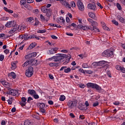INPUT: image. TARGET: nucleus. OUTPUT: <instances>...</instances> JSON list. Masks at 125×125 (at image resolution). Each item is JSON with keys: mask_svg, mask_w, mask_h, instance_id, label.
<instances>
[{"mask_svg": "<svg viewBox=\"0 0 125 125\" xmlns=\"http://www.w3.org/2000/svg\"><path fill=\"white\" fill-rule=\"evenodd\" d=\"M32 124L31 122H30L29 120H26L24 122V125H32Z\"/></svg>", "mask_w": 125, "mask_h": 125, "instance_id": "nucleus-29", "label": "nucleus"}, {"mask_svg": "<svg viewBox=\"0 0 125 125\" xmlns=\"http://www.w3.org/2000/svg\"><path fill=\"white\" fill-rule=\"evenodd\" d=\"M78 108L80 109V110H82V111L84 110V106L83 105H79Z\"/></svg>", "mask_w": 125, "mask_h": 125, "instance_id": "nucleus-38", "label": "nucleus"}, {"mask_svg": "<svg viewBox=\"0 0 125 125\" xmlns=\"http://www.w3.org/2000/svg\"><path fill=\"white\" fill-rule=\"evenodd\" d=\"M98 62L99 66H103V65L106 64V63H107V62L105 61H100Z\"/></svg>", "mask_w": 125, "mask_h": 125, "instance_id": "nucleus-25", "label": "nucleus"}, {"mask_svg": "<svg viewBox=\"0 0 125 125\" xmlns=\"http://www.w3.org/2000/svg\"><path fill=\"white\" fill-rule=\"evenodd\" d=\"M18 30V26H14L9 31V34H13L14 32L17 31Z\"/></svg>", "mask_w": 125, "mask_h": 125, "instance_id": "nucleus-15", "label": "nucleus"}, {"mask_svg": "<svg viewBox=\"0 0 125 125\" xmlns=\"http://www.w3.org/2000/svg\"><path fill=\"white\" fill-rule=\"evenodd\" d=\"M79 29L81 30H83V31H88V26H83L82 24L78 25Z\"/></svg>", "mask_w": 125, "mask_h": 125, "instance_id": "nucleus-12", "label": "nucleus"}, {"mask_svg": "<svg viewBox=\"0 0 125 125\" xmlns=\"http://www.w3.org/2000/svg\"><path fill=\"white\" fill-rule=\"evenodd\" d=\"M82 67L83 68H88V64H87V63H83L82 64Z\"/></svg>", "mask_w": 125, "mask_h": 125, "instance_id": "nucleus-47", "label": "nucleus"}, {"mask_svg": "<svg viewBox=\"0 0 125 125\" xmlns=\"http://www.w3.org/2000/svg\"><path fill=\"white\" fill-rule=\"evenodd\" d=\"M91 26L93 27H95V26H96L97 25V23L96 21H93L91 23Z\"/></svg>", "mask_w": 125, "mask_h": 125, "instance_id": "nucleus-48", "label": "nucleus"}, {"mask_svg": "<svg viewBox=\"0 0 125 125\" xmlns=\"http://www.w3.org/2000/svg\"><path fill=\"white\" fill-rule=\"evenodd\" d=\"M33 63V59L28 60L26 62H25L23 64L22 67H27L28 65L30 64H32Z\"/></svg>", "mask_w": 125, "mask_h": 125, "instance_id": "nucleus-14", "label": "nucleus"}, {"mask_svg": "<svg viewBox=\"0 0 125 125\" xmlns=\"http://www.w3.org/2000/svg\"><path fill=\"white\" fill-rule=\"evenodd\" d=\"M1 19L3 21H5L7 20V17H3L1 18Z\"/></svg>", "mask_w": 125, "mask_h": 125, "instance_id": "nucleus-59", "label": "nucleus"}, {"mask_svg": "<svg viewBox=\"0 0 125 125\" xmlns=\"http://www.w3.org/2000/svg\"><path fill=\"white\" fill-rule=\"evenodd\" d=\"M38 33H45V30H39L38 31Z\"/></svg>", "mask_w": 125, "mask_h": 125, "instance_id": "nucleus-57", "label": "nucleus"}, {"mask_svg": "<svg viewBox=\"0 0 125 125\" xmlns=\"http://www.w3.org/2000/svg\"><path fill=\"white\" fill-rule=\"evenodd\" d=\"M27 22L30 23V24H32L33 22H34V18H28L27 19Z\"/></svg>", "mask_w": 125, "mask_h": 125, "instance_id": "nucleus-24", "label": "nucleus"}, {"mask_svg": "<svg viewBox=\"0 0 125 125\" xmlns=\"http://www.w3.org/2000/svg\"><path fill=\"white\" fill-rule=\"evenodd\" d=\"M31 55V57L34 58V57H36L37 56V53L34 52L30 54Z\"/></svg>", "mask_w": 125, "mask_h": 125, "instance_id": "nucleus-45", "label": "nucleus"}, {"mask_svg": "<svg viewBox=\"0 0 125 125\" xmlns=\"http://www.w3.org/2000/svg\"><path fill=\"white\" fill-rule=\"evenodd\" d=\"M41 113H45V109L44 108H40Z\"/></svg>", "mask_w": 125, "mask_h": 125, "instance_id": "nucleus-55", "label": "nucleus"}, {"mask_svg": "<svg viewBox=\"0 0 125 125\" xmlns=\"http://www.w3.org/2000/svg\"><path fill=\"white\" fill-rule=\"evenodd\" d=\"M77 5L79 10L81 11H83V10H84V6L82 1L78 0L77 1Z\"/></svg>", "mask_w": 125, "mask_h": 125, "instance_id": "nucleus-9", "label": "nucleus"}, {"mask_svg": "<svg viewBox=\"0 0 125 125\" xmlns=\"http://www.w3.org/2000/svg\"><path fill=\"white\" fill-rule=\"evenodd\" d=\"M116 6L118 9V10H122V6H121V4L119 3H117L116 4Z\"/></svg>", "mask_w": 125, "mask_h": 125, "instance_id": "nucleus-32", "label": "nucleus"}, {"mask_svg": "<svg viewBox=\"0 0 125 125\" xmlns=\"http://www.w3.org/2000/svg\"><path fill=\"white\" fill-rule=\"evenodd\" d=\"M4 59V56L3 55H0V61H3Z\"/></svg>", "mask_w": 125, "mask_h": 125, "instance_id": "nucleus-50", "label": "nucleus"}, {"mask_svg": "<svg viewBox=\"0 0 125 125\" xmlns=\"http://www.w3.org/2000/svg\"><path fill=\"white\" fill-rule=\"evenodd\" d=\"M0 83L2 84V85L6 87L8 90H10V89H11V84L6 82V81L0 80Z\"/></svg>", "mask_w": 125, "mask_h": 125, "instance_id": "nucleus-6", "label": "nucleus"}, {"mask_svg": "<svg viewBox=\"0 0 125 125\" xmlns=\"http://www.w3.org/2000/svg\"><path fill=\"white\" fill-rule=\"evenodd\" d=\"M87 7L89 9H91V10H96V9H97L96 8V4H95V3H94L93 4H88Z\"/></svg>", "mask_w": 125, "mask_h": 125, "instance_id": "nucleus-11", "label": "nucleus"}, {"mask_svg": "<svg viewBox=\"0 0 125 125\" xmlns=\"http://www.w3.org/2000/svg\"><path fill=\"white\" fill-rule=\"evenodd\" d=\"M112 22L113 24H114V25H116V26H118V25H119V22L116 20H113L112 21Z\"/></svg>", "mask_w": 125, "mask_h": 125, "instance_id": "nucleus-43", "label": "nucleus"}, {"mask_svg": "<svg viewBox=\"0 0 125 125\" xmlns=\"http://www.w3.org/2000/svg\"><path fill=\"white\" fill-rule=\"evenodd\" d=\"M114 105H116V106H118V105H119L120 104V102H115L113 103Z\"/></svg>", "mask_w": 125, "mask_h": 125, "instance_id": "nucleus-64", "label": "nucleus"}, {"mask_svg": "<svg viewBox=\"0 0 125 125\" xmlns=\"http://www.w3.org/2000/svg\"><path fill=\"white\" fill-rule=\"evenodd\" d=\"M48 103L49 104V105H53V101L51 100L48 101Z\"/></svg>", "mask_w": 125, "mask_h": 125, "instance_id": "nucleus-62", "label": "nucleus"}, {"mask_svg": "<svg viewBox=\"0 0 125 125\" xmlns=\"http://www.w3.org/2000/svg\"><path fill=\"white\" fill-rule=\"evenodd\" d=\"M107 75L109 77V78H112V75H111V71H110V70H107Z\"/></svg>", "mask_w": 125, "mask_h": 125, "instance_id": "nucleus-44", "label": "nucleus"}, {"mask_svg": "<svg viewBox=\"0 0 125 125\" xmlns=\"http://www.w3.org/2000/svg\"><path fill=\"white\" fill-rule=\"evenodd\" d=\"M39 105L40 109H42L45 107V105L43 103H39Z\"/></svg>", "mask_w": 125, "mask_h": 125, "instance_id": "nucleus-28", "label": "nucleus"}, {"mask_svg": "<svg viewBox=\"0 0 125 125\" xmlns=\"http://www.w3.org/2000/svg\"><path fill=\"white\" fill-rule=\"evenodd\" d=\"M8 94L9 95H12L13 96H16L18 94V91L15 89H10L8 90Z\"/></svg>", "mask_w": 125, "mask_h": 125, "instance_id": "nucleus-10", "label": "nucleus"}, {"mask_svg": "<svg viewBox=\"0 0 125 125\" xmlns=\"http://www.w3.org/2000/svg\"><path fill=\"white\" fill-rule=\"evenodd\" d=\"M25 59H30V58H32V55H31V54H29L25 56Z\"/></svg>", "mask_w": 125, "mask_h": 125, "instance_id": "nucleus-34", "label": "nucleus"}, {"mask_svg": "<svg viewBox=\"0 0 125 125\" xmlns=\"http://www.w3.org/2000/svg\"><path fill=\"white\" fill-rule=\"evenodd\" d=\"M88 16L92 19H94V18H95V14L92 12H89L88 13Z\"/></svg>", "mask_w": 125, "mask_h": 125, "instance_id": "nucleus-26", "label": "nucleus"}, {"mask_svg": "<svg viewBox=\"0 0 125 125\" xmlns=\"http://www.w3.org/2000/svg\"><path fill=\"white\" fill-rule=\"evenodd\" d=\"M71 7H76V3H75V2L72 1L71 2Z\"/></svg>", "mask_w": 125, "mask_h": 125, "instance_id": "nucleus-60", "label": "nucleus"}, {"mask_svg": "<svg viewBox=\"0 0 125 125\" xmlns=\"http://www.w3.org/2000/svg\"><path fill=\"white\" fill-rule=\"evenodd\" d=\"M8 77H12L13 79H16V74L14 72H11L8 74Z\"/></svg>", "mask_w": 125, "mask_h": 125, "instance_id": "nucleus-22", "label": "nucleus"}, {"mask_svg": "<svg viewBox=\"0 0 125 125\" xmlns=\"http://www.w3.org/2000/svg\"><path fill=\"white\" fill-rule=\"evenodd\" d=\"M60 20L61 22L63 23V24H64V23H65V20H64V18L61 17L60 18Z\"/></svg>", "mask_w": 125, "mask_h": 125, "instance_id": "nucleus-42", "label": "nucleus"}, {"mask_svg": "<svg viewBox=\"0 0 125 125\" xmlns=\"http://www.w3.org/2000/svg\"><path fill=\"white\" fill-rule=\"evenodd\" d=\"M88 30L94 31L95 33H99V29H98L96 26H89L88 27Z\"/></svg>", "mask_w": 125, "mask_h": 125, "instance_id": "nucleus-13", "label": "nucleus"}, {"mask_svg": "<svg viewBox=\"0 0 125 125\" xmlns=\"http://www.w3.org/2000/svg\"><path fill=\"white\" fill-rule=\"evenodd\" d=\"M28 93L30 95H34V94H37V92H36V91L33 89H29L28 90Z\"/></svg>", "mask_w": 125, "mask_h": 125, "instance_id": "nucleus-20", "label": "nucleus"}, {"mask_svg": "<svg viewBox=\"0 0 125 125\" xmlns=\"http://www.w3.org/2000/svg\"><path fill=\"white\" fill-rule=\"evenodd\" d=\"M26 3H27V0H21V5H24V6H25V8H28V5H26Z\"/></svg>", "mask_w": 125, "mask_h": 125, "instance_id": "nucleus-21", "label": "nucleus"}, {"mask_svg": "<svg viewBox=\"0 0 125 125\" xmlns=\"http://www.w3.org/2000/svg\"><path fill=\"white\" fill-rule=\"evenodd\" d=\"M102 56L104 57H112L114 56V54H113V51L111 50V49H108L105 51H104L102 54Z\"/></svg>", "mask_w": 125, "mask_h": 125, "instance_id": "nucleus-4", "label": "nucleus"}, {"mask_svg": "<svg viewBox=\"0 0 125 125\" xmlns=\"http://www.w3.org/2000/svg\"><path fill=\"white\" fill-rule=\"evenodd\" d=\"M50 67H58L59 65L56 62H52L49 64Z\"/></svg>", "mask_w": 125, "mask_h": 125, "instance_id": "nucleus-23", "label": "nucleus"}, {"mask_svg": "<svg viewBox=\"0 0 125 125\" xmlns=\"http://www.w3.org/2000/svg\"><path fill=\"white\" fill-rule=\"evenodd\" d=\"M21 101L22 102L26 103V102L27 101V99H26L25 97H22L21 98Z\"/></svg>", "mask_w": 125, "mask_h": 125, "instance_id": "nucleus-56", "label": "nucleus"}, {"mask_svg": "<svg viewBox=\"0 0 125 125\" xmlns=\"http://www.w3.org/2000/svg\"><path fill=\"white\" fill-rule=\"evenodd\" d=\"M103 28L104 30H105V31H110V29L108 28V27H107L106 25L103 26Z\"/></svg>", "mask_w": 125, "mask_h": 125, "instance_id": "nucleus-35", "label": "nucleus"}, {"mask_svg": "<svg viewBox=\"0 0 125 125\" xmlns=\"http://www.w3.org/2000/svg\"><path fill=\"white\" fill-rule=\"evenodd\" d=\"M13 16L15 18H19V14H17V13H14V14H13Z\"/></svg>", "mask_w": 125, "mask_h": 125, "instance_id": "nucleus-46", "label": "nucleus"}, {"mask_svg": "<svg viewBox=\"0 0 125 125\" xmlns=\"http://www.w3.org/2000/svg\"><path fill=\"white\" fill-rule=\"evenodd\" d=\"M85 72L87 73V74H91L93 73V71H92V70H86L85 71Z\"/></svg>", "mask_w": 125, "mask_h": 125, "instance_id": "nucleus-49", "label": "nucleus"}, {"mask_svg": "<svg viewBox=\"0 0 125 125\" xmlns=\"http://www.w3.org/2000/svg\"><path fill=\"white\" fill-rule=\"evenodd\" d=\"M32 39H36V40H40V37L37 36L36 35H32Z\"/></svg>", "mask_w": 125, "mask_h": 125, "instance_id": "nucleus-39", "label": "nucleus"}, {"mask_svg": "<svg viewBox=\"0 0 125 125\" xmlns=\"http://www.w3.org/2000/svg\"><path fill=\"white\" fill-rule=\"evenodd\" d=\"M4 52L5 54H8V53H9V50L8 49H6L4 51Z\"/></svg>", "mask_w": 125, "mask_h": 125, "instance_id": "nucleus-63", "label": "nucleus"}, {"mask_svg": "<svg viewBox=\"0 0 125 125\" xmlns=\"http://www.w3.org/2000/svg\"><path fill=\"white\" fill-rule=\"evenodd\" d=\"M58 50V48H52L49 50V52L50 54H54L56 53V52Z\"/></svg>", "mask_w": 125, "mask_h": 125, "instance_id": "nucleus-19", "label": "nucleus"}, {"mask_svg": "<svg viewBox=\"0 0 125 125\" xmlns=\"http://www.w3.org/2000/svg\"><path fill=\"white\" fill-rule=\"evenodd\" d=\"M31 39H33V35H30V36L29 37H28V34L25 35L24 40H26V41H27V40H31Z\"/></svg>", "mask_w": 125, "mask_h": 125, "instance_id": "nucleus-27", "label": "nucleus"}, {"mask_svg": "<svg viewBox=\"0 0 125 125\" xmlns=\"http://www.w3.org/2000/svg\"><path fill=\"white\" fill-rule=\"evenodd\" d=\"M66 99V97L64 95H61L60 97V101H64Z\"/></svg>", "mask_w": 125, "mask_h": 125, "instance_id": "nucleus-30", "label": "nucleus"}, {"mask_svg": "<svg viewBox=\"0 0 125 125\" xmlns=\"http://www.w3.org/2000/svg\"><path fill=\"white\" fill-rule=\"evenodd\" d=\"M120 71L122 72V73H125V68L124 67H122Z\"/></svg>", "mask_w": 125, "mask_h": 125, "instance_id": "nucleus-53", "label": "nucleus"}, {"mask_svg": "<svg viewBox=\"0 0 125 125\" xmlns=\"http://www.w3.org/2000/svg\"><path fill=\"white\" fill-rule=\"evenodd\" d=\"M117 19L119 20V21L121 23H123V24H125V19H124V18L122 17L121 16L118 15L117 16Z\"/></svg>", "mask_w": 125, "mask_h": 125, "instance_id": "nucleus-16", "label": "nucleus"}, {"mask_svg": "<svg viewBox=\"0 0 125 125\" xmlns=\"http://www.w3.org/2000/svg\"><path fill=\"white\" fill-rule=\"evenodd\" d=\"M33 97L35 98V99H39L40 98V96H39V95L37 94H34L33 95Z\"/></svg>", "mask_w": 125, "mask_h": 125, "instance_id": "nucleus-37", "label": "nucleus"}, {"mask_svg": "<svg viewBox=\"0 0 125 125\" xmlns=\"http://www.w3.org/2000/svg\"><path fill=\"white\" fill-rule=\"evenodd\" d=\"M42 12L43 13H46V16L47 17H45L42 15H40V18L41 21H46L47 22L49 20V17L51 16V9L50 8H47L46 7H43L41 8Z\"/></svg>", "mask_w": 125, "mask_h": 125, "instance_id": "nucleus-2", "label": "nucleus"}, {"mask_svg": "<svg viewBox=\"0 0 125 125\" xmlns=\"http://www.w3.org/2000/svg\"><path fill=\"white\" fill-rule=\"evenodd\" d=\"M34 74V68L33 67L30 66L28 68V69L26 70L25 75L26 77L28 78H31L33 76Z\"/></svg>", "mask_w": 125, "mask_h": 125, "instance_id": "nucleus-5", "label": "nucleus"}, {"mask_svg": "<svg viewBox=\"0 0 125 125\" xmlns=\"http://www.w3.org/2000/svg\"><path fill=\"white\" fill-rule=\"evenodd\" d=\"M78 104V102L77 101H69L67 103V106L69 108H74V107H76Z\"/></svg>", "mask_w": 125, "mask_h": 125, "instance_id": "nucleus-8", "label": "nucleus"}, {"mask_svg": "<svg viewBox=\"0 0 125 125\" xmlns=\"http://www.w3.org/2000/svg\"><path fill=\"white\" fill-rule=\"evenodd\" d=\"M87 86L88 88L91 87L92 88L96 89V90H98V91L102 90V88L101 86H99L96 83H87Z\"/></svg>", "mask_w": 125, "mask_h": 125, "instance_id": "nucleus-3", "label": "nucleus"}, {"mask_svg": "<svg viewBox=\"0 0 125 125\" xmlns=\"http://www.w3.org/2000/svg\"><path fill=\"white\" fill-rule=\"evenodd\" d=\"M12 26H13V21H8L5 24V26L7 28H11Z\"/></svg>", "mask_w": 125, "mask_h": 125, "instance_id": "nucleus-18", "label": "nucleus"}, {"mask_svg": "<svg viewBox=\"0 0 125 125\" xmlns=\"http://www.w3.org/2000/svg\"><path fill=\"white\" fill-rule=\"evenodd\" d=\"M64 73H69V72H71V68L70 67H68L67 69H64Z\"/></svg>", "mask_w": 125, "mask_h": 125, "instance_id": "nucleus-33", "label": "nucleus"}, {"mask_svg": "<svg viewBox=\"0 0 125 125\" xmlns=\"http://www.w3.org/2000/svg\"><path fill=\"white\" fill-rule=\"evenodd\" d=\"M35 46V44H34V43H32L30 44V45L28 47V48L29 49H32V48H34Z\"/></svg>", "mask_w": 125, "mask_h": 125, "instance_id": "nucleus-31", "label": "nucleus"}, {"mask_svg": "<svg viewBox=\"0 0 125 125\" xmlns=\"http://www.w3.org/2000/svg\"><path fill=\"white\" fill-rule=\"evenodd\" d=\"M17 63H18L17 62H13L11 63V69L12 70H15V69H16V68H17V66L16 65V64H17Z\"/></svg>", "mask_w": 125, "mask_h": 125, "instance_id": "nucleus-17", "label": "nucleus"}, {"mask_svg": "<svg viewBox=\"0 0 125 125\" xmlns=\"http://www.w3.org/2000/svg\"><path fill=\"white\" fill-rule=\"evenodd\" d=\"M51 37L52 39H53V40H57V39H58L57 38V37L55 36V35H51Z\"/></svg>", "mask_w": 125, "mask_h": 125, "instance_id": "nucleus-54", "label": "nucleus"}, {"mask_svg": "<svg viewBox=\"0 0 125 125\" xmlns=\"http://www.w3.org/2000/svg\"><path fill=\"white\" fill-rule=\"evenodd\" d=\"M93 66H99L98 62H94L92 63Z\"/></svg>", "mask_w": 125, "mask_h": 125, "instance_id": "nucleus-58", "label": "nucleus"}, {"mask_svg": "<svg viewBox=\"0 0 125 125\" xmlns=\"http://www.w3.org/2000/svg\"><path fill=\"white\" fill-rule=\"evenodd\" d=\"M121 68H122V66L119 65H117L115 66V69H116V70H118V71H120Z\"/></svg>", "mask_w": 125, "mask_h": 125, "instance_id": "nucleus-41", "label": "nucleus"}, {"mask_svg": "<svg viewBox=\"0 0 125 125\" xmlns=\"http://www.w3.org/2000/svg\"><path fill=\"white\" fill-rule=\"evenodd\" d=\"M65 35H66L67 36H69V37H73V34L71 33H68V32H66L65 33Z\"/></svg>", "mask_w": 125, "mask_h": 125, "instance_id": "nucleus-51", "label": "nucleus"}, {"mask_svg": "<svg viewBox=\"0 0 125 125\" xmlns=\"http://www.w3.org/2000/svg\"><path fill=\"white\" fill-rule=\"evenodd\" d=\"M31 100H33V99L32 98V97H28V98L27 99V102L28 103H30V102H31Z\"/></svg>", "mask_w": 125, "mask_h": 125, "instance_id": "nucleus-61", "label": "nucleus"}, {"mask_svg": "<svg viewBox=\"0 0 125 125\" xmlns=\"http://www.w3.org/2000/svg\"><path fill=\"white\" fill-rule=\"evenodd\" d=\"M25 35H20L19 38V39H20V40H24V39L25 40Z\"/></svg>", "mask_w": 125, "mask_h": 125, "instance_id": "nucleus-40", "label": "nucleus"}, {"mask_svg": "<svg viewBox=\"0 0 125 125\" xmlns=\"http://www.w3.org/2000/svg\"><path fill=\"white\" fill-rule=\"evenodd\" d=\"M98 105H99V103H98V102H97L93 104V106L96 107V106H98Z\"/></svg>", "mask_w": 125, "mask_h": 125, "instance_id": "nucleus-52", "label": "nucleus"}, {"mask_svg": "<svg viewBox=\"0 0 125 125\" xmlns=\"http://www.w3.org/2000/svg\"><path fill=\"white\" fill-rule=\"evenodd\" d=\"M57 0V1H60L61 3H62V4L63 6L66 7V8H68V9H71V5H70V4H69L68 2H67V1H66V0Z\"/></svg>", "mask_w": 125, "mask_h": 125, "instance_id": "nucleus-7", "label": "nucleus"}, {"mask_svg": "<svg viewBox=\"0 0 125 125\" xmlns=\"http://www.w3.org/2000/svg\"><path fill=\"white\" fill-rule=\"evenodd\" d=\"M26 103H25L24 102L21 101L20 102V105H21V107H24V106H26Z\"/></svg>", "mask_w": 125, "mask_h": 125, "instance_id": "nucleus-36", "label": "nucleus"}, {"mask_svg": "<svg viewBox=\"0 0 125 125\" xmlns=\"http://www.w3.org/2000/svg\"><path fill=\"white\" fill-rule=\"evenodd\" d=\"M66 58H67L66 60L67 61H70V59L72 58V56L70 54L67 55L64 54H58L56 56H53L51 59H49V60L54 59V62H59L60 61L64 60V59H66Z\"/></svg>", "mask_w": 125, "mask_h": 125, "instance_id": "nucleus-1", "label": "nucleus"}]
</instances>
